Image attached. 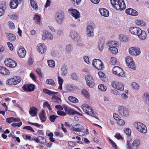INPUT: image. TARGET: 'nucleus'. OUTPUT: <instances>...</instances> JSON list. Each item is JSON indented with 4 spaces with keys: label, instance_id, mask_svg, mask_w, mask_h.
<instances>
[{
    "label": "nucleus",
    "instance_id": "48",
    "mask_svg": "<svg viewBox=\"0 0 149 149\" xmlns=\"http://www.w3.org/2000/svg\"><path fill=\"white\" fill-rule=\"evenodd\" d=\"M117 120V123L120 125H123L125 124V121L123 119L120 118Z\"/></svg>",
    "mask_w": 149,
    "mask_h": 149
},
{
    "label": "nucleus",
    "instance_id": "57",
    "mask_svg": "<svg viewBox=\"0 0 149 149\" xmlns=\"http://www.w3.org/2000/svg\"><path fill=\"white\" fill-rule=\"evenodd\" d=\"M89 57L87 56H85L83 57L84 61L88 64H90V63L89 60Z\"/></svg>",
    "mask_w": 149,
    "mask_h": 149
},
{
    "label": "nucleus",
    "instance_id": "4",
    "mask_svg": "<svg viewBox=\"0 0 149 149\" xmlns=\"http://www.w3.org/2000/svg\"><path fill=\"white\" fill-rule=\"evenodd\" d=\"M21 78L19 77H15L8 79L6 84L10 85H15L19 83L21 81Z\"/></svg>",
    "mask_w": 149,
    "mask_h": 149
},
{
    "label": "nucleus",
    "instance_id": "50",
    "mask_svg": "<svg viewBox=\"0 0 149 149\" xmlns=\"http://www.w3.org/2000/svg\"><path fill=\"white\" fill-rule=\"evenodd\" d=\"M110 92L111 93L116 95H119L120 94L119 92L118 91L114 89H111Z\"/></svg>",
    "mask_w": 149,
    "mask_h": 149
},
{
    "label": "nucleus",
    "instance_id": "27",
    "mask_svg": "<svg viewBox=\"0 0 149 149\" xmlns=\"http://www.w3.org/2000/svg\"><path fill=\"white\" fill-rule=\"evenodd\" d=\"M139 38L142 40H145L146 37V32L144 31H142L141 29L140 31L137 35Z\"/></svg>",
    "mask_w": 149,
    "mask_h": 149
},
{
    "label": "nucleus",
    "instance_id": "7",
    "mask_svg": "<svg viewBox=\"0 0 149 149\" xmlns=\"http://www.w3.org/2000/svg\"><path fill=\"white\" fill-rule=\"evenodd\" d=\"M130 141L129 140H127V149H137L140 144L139 141L135 139L134 141L131 145H130Z\"/></svg>",
    "mask_w": 149,
    "mask_h": 149
},
{
    "label": "nucleus",
    "instance_id": "39",
    "mask_svg": "<svg viewBox=\"0 0 149 149\" xmlns=\"http://www.w3.org/2000/svg\"><path fill=\"white\" fill-rule=\"evenodd\" d=\"M67 89L69 91H73L77 88V87L72 85H68L67 86Z\"/></svg>",
    "mask_w": 149,
    "mask_h": 149
},
{
    "label": "nucleus",
    "instance_id": "29",
    "mask_svg": "<svg viewBox=\"0 0 149 149\" xmlns=\"http://www.w3.org/2000/svg\"><path fill=\"white\" fill-rule=\"evenodd\" d=\"M6 37L10 41H13L16 39V36L14 34L8 33H6Z\"/></svg>",
    "mask_w": 149,
    "mask_h": 149
},
{
    "label": "nucleus",
    "instance_id": "30",
    "mask_svg": "<svg viewBox=\"0 0 149 149\" xmlns=\"http://www.w3.org/2000/svg\"><path fill=\"white\" fill-rule=\"evenodd\" d=\"M0 73L4 75H8L9 73V70L6 68L0 66Z\"/></svg>",
    "mask_w": 149,
    "mask_h": 149
},
{
    "label": "nucleus",
    "instance_id": "45",
    "mask_svg": "<svg viewBox=\"0 0 149 149\" xmlns=\"http://www.w3.org/2000/svg\"><path fill=\"white\" fill-rule=\"evenodd\" d=\"M98 88L100 90L103 91H105L107 89V87L103 84L99 85Z\"/></svg>",
    "mask_w": 149,
    "mask_h": 149
},
{
    "label": "nucleus",
    "instance_id": "40",
    "mask_svg": "<svg viewBox=\"0 0 149 149\" xmlns=\"http://www.w3.org/2000/svg\"><path fill=\"white\" fill-rule=\"evenodd\" d=\"M47 63L48 65L51 67L54 68L55 66V63L54 61L52 60H48Z\"/></svg>",
    "mask_w": 149,
    "mask_h": 149
},
{
    "label": "nucleus",
    "instance_id": "5",
    "mask_svg": "<svg viewBox=\"0 0 149 149\" xmlns=\"http://www.w3.org/2000/svg\"><path fill=\"white\" fill-rule=\"evenodd\" d=\"M85 79L88 86L90 87L93 88L95 85L94 80L92 76L86 74L85 76Z\"/></svg>",
    "mask_w": 149,
    "mask_h": 149
},
{
    "label": "nucleus",
    "instance_id": "37",
    "mask_svg": "<svg viewBox=\"0 0 149 149\" xmlns=\"http://www.w3.org/2000/svg\"><path fill=\"white\" fill-rule=\"evenodd\" d=\"M33 19L35 22H36L37 24H39L40 23V17L37 15H35Z\"/></svg>",
    "mask_w": 149,
    "mask_h": 149
},
{
    "label": "nucleus",
    "instance_id": "24",
    "mask_svg": "<svg viewBox=\"0 0 149 149\" xmlns=\"http://www.w3.org/2000/svg\"><path fill=\"white\" fill-rule=\"evenodd\" d=\"M87 32L89 37H93L94 35L93 28L92 26L89 25L87 27Z\"/></svg>",
    "mask_w": 149,
    "mask_h": 149
},
{
    "label": "nucleus",
    "instance_id": "34",
    "mask_svg": "<svg viewBox=\"0 0 149 149\" xmlns=\"http://www.w3.org/2000/svg\"><path fill=\"white\" fill-rule=\"evenodd\" d=\"M31 7L36 10L38 9V6L36 3L33 0H30Z\"/></svg>",
    "mask_w": 149,
    "mask_h": 149
},
{
    "label": "nucleus",
    "instance_id": "28",
    "mask_svg": "<svg viewBox=\"0 0 149 149\" xmlns=\"http://www.w3.org/2000/svg\"><path fill=\"white\" fill-rule=\"evenodd\" d=\"M75 126L77 127L78 126L77 128H75L74 127H72L71 129L72 130L75 131L76 133L77 132H81V131L84 130L83 127L82 125H80L78 124H76Z\"/></svg>",
    "mask_w": 149,
    "mask_h": 149
},
{
    "label": "nucleus",
    "instance_id": "26",
    "mask_svg": "<svg viewBox=\"0 0 149 149\" xmlns=\"http://www.w3.org/2000/svg\"><path fill=\"white\" fill-rule=\"evenodd\" d=\"M99 11L102 15L105 17H107L109 16V12L107 9L102 8L99 9Z\"/></svg>",
    "mask_w": 149,
    "mask_h": 149
},
{
    "label": "nucleus",
    "instance_id": "60",
    "mask_svg": "<svg viewBox=\"0 0 149 149\" xmlns=\"http://www.w3.org/2000/svg\"><path fill=\"white\" fill-rule=\"evenodd\" d=\"M109 141L111 143L113 147L116 149L117 146L115 143L110 138H109Z\"/></svg>",
    "mask_w": 149,
    "mask_h": 149
},
{
    "label": "nucleus",
    "instance_id": "23",
    "mask_svg": "<svg viewBox=\"0 0 149 149\" xmlns=\"http://www.w3.org/2000/svg\"><path fill=\"white\" fill-rule=\"evenodd\" d=\"M125 12L127 14L132 16H136L138 15V12L135 10L131 8L127 9Z\"/></svg>",
    "mask_w": 149,
    "mask_h": 149
},
{
    "label": "nucleus",
    "instance_id": "44",
    "mask_svg": "<svg viewBox=\"0 0 149 149\" xmlns=\"http://www.w3.org/2000/svg\"><path fill=\"white\" fill-rule=\"evenodd\" d=\"M125 60L127 64H129V63L130 64L132 62H134L132 57L130 56H127Z\"/></svg>",
    "mask_w": 149,
    "mask_h": 149
},
{
    "label": "nucleus",
    "instance_id": "56",
    "mask_svg": "<svg viewBox=\"0 0 149 149\" xmlns=\"http://www.w3.org/2000/svg\"><path fill=\"white\" fill-rule=\"evenodd\" d=\"M70 78L73 80H76L78 79V77L75 73H73L70 75Z\"/></svg>",
    "mask_w": 149,
    "mask_h": 149
},
{
    "label": "nucleus",
    "instance_id": "3",
    "mask_svg": "<svg viewBox=\"0 0 149 149\" xmlns=\"http://www.w3.org/2000/svg\"><path fill=\"white\" fill-rule=\"evenodd\" d=\"M134 125L139 132L143 133H146V127L143 123L140 122H136L134 123Z\"/></svg>",
    "mask_w": 149,
    "mask_h": 149
},
{
    "label": "nucleus",
    "instance_id": "46",
    "mask_svg": "<svg viewBox=\"0 0 149 149\" xmlns=\"http://www.w3.org/2000/svg\"><path fill=\"white\" fill-rule=\"evenodd\" d=\"M104 42L103 41H102V42L99 43V49L100 51H102L104 47Z\"/></svg>",
    "mask_w": 149,
    "mask_h": 149
},
{
    "label": "nucleus",
    "instance_id": "13",
    "mask_svg": "<svg viewBox=\"0 0 149 149\" xmlns=\"http://www.w3.org/2000/svg\"><path fill=\"white\" fill-rule=\"evenodd\" d=\"M111 86L113 88L118 90L123 91L124 89L123 84L119 82H113L111 83Z\"/></svg>",
    "mask_w": 149,
    "mask_h": 149
},
{
    "label": "nucleus",
    "instance_id": "58",
    "mask_svg": "<svg viewBox=\"0 0 149 149\" xmlns=\"http://www.w3.org/2000/svg\"><path fill=\"white\" fill-rule=\"evenodd\" d=\"M14 118L13 117L8 118L6 119V121L9 123L14 122Z\"/></svg>",
    "mask_w": 149,
    "mask_h": 149
},
{
    "label": "nucleus",
    "instance_id": "42",
    "mask_svg": "<svg viewBox=\"0 0 149 149\" xmlns=\"http://www.w3.org/2000/svg\"><path fill=\"white\" fill-rule=\"evenodd\" d=\"M116 47H109V48L110 50L113 54H115L118 52V50L117 48Z\"/></svg>",
    "mask_w": 149,
    "mask_h": 149
},
{
    "label": "nucleus",
    "instance_id": "19",
    "mask_svg": "<svg viewBox=\"0 0 149 149\" xmlns=\"http://www.w3.org/2000/svg\"><path fill=\"white\" fill-rule=\"evenodd\" d=\"M64 108L65 112L70 115H74L75 114L79 115L81 114L79 112L73 110L70 108L68 107H64Z\"/></svg>",
    "mask_w": 149,
    "mask_h": 149
},
{
    "label": "nucleus",
    "instance_id": "51",
    "mask_svg": "<svg viewBox=\"0 0 149 149\" xmlns=\"http://www.w3.org/2000/svg\"><path fill=\"white\" fill-rule=\"evenodd\" d=\"M127 65V66L130 68H131L134 70H135L136 68L134 62H132L130 64L129 63V64Z\"/></svg>",
    "mask_w": 149,
    "mask_h": 149
},
{
    "label": "nucleus",
    "instance_id": "38",
    "mask_svg": "<svg viewBox=\"0 0 149 149\" xmlns=\"http://www.w3.org/2000/svg\"><path fill=\"white\" fill-rule=\"evenodd\" d=\"M61 72L62 75L63 76H65L67 74V70L66 66L64 65L62 66Z\"/></svg>",
    "mask_w": 149,
    "mask_h": 149
},
{
    "label": "nucleus",
    "instance_id": "53",
    "mask_svg": "<svg viewBox=\"0 0 149 149\" xmlns=\"http://www.w3.org/2000/svg\"><path fill=\"white\" fill-rule=\"evenodd\" d=\"M82 93L86 98H88L89 97V93L88 91L86 90H83L82 91Z\"/></svg>",
    "mask_w": 149,
    "mask_h": 149
},
{
    "label": "nucleus",
    "instance_id": "1",
    "mask_svg": "<svg viewBox=\"0 0 149 149\" xmlns=\"http://www.w3.org/2000/svg\"><path fill=\"white\" fill-rule=\"evenodd\" d=\"M111 2L116 10H124L126 8L125 3L123 0H111Z\"/></svg>",
    "mask_w": 149,
    "mask_h": 149
},
{
    "label": "nucleus",
    "instance_id": "43",
    "mask_svg": "<svg viewBox=\"0 0 149 149\" xmlns=\"http://www.w3.org/2000/svg\"><path fill=\"white\" fill-rule=\"evenodd\" d=\"M69 101L74 103H77L78 102V100L75 97L72 96H69L68 97Z\"/></svg>",
    "mask_w": 149,
    "mask_h": 149
},
{
    "label": "nucleus",
    "instance_id": "21",
    "mask_svg": "<svg viewBox=\"0 0 149 149\" xmlns=\"http://www.w3.org/2000/svg\"><path fill=\"white\" fill-rule=\"evenodd\" d=\"M141 29L136 27H132L130 28L129 31L132 34L137 35L140 31Z\"/></svg>",
    "mask_w": 149,
    "mask_h": 149
},
{
    "label": "nucleus",
    "instance_id": "15",
    "mask_svg": "<svg viewBox=\"0 0 149 149\" xmlns=\"http://www.w3.org/2000/svg\"><path fill=\"white\" fill-rule=\"evenodd\" d=\"M4 62L6 65L11 68L15 67L17 65L16 62L10 58L6 59Z\"/></svg>",
    "mask_w": 149,
    "mask_h": 149
},
{
    "label": "nucleus",
    "instance_id": "47",
    "mask_svg": "<svg viewBox=\"0 0 149 149\" xmlns=\"http://www.w3.org/2000/svg\"><path fill=\"white\" fill-rule=\"evenodd\" d=\"M58 116H55L54 115H50L49 116V119L51 122H54L56 118L58 117Z\"/></svg>",
    "mask_w": 149,
    "mask_h": 149
},
{
    "label": "nucleus",
    "instance_id": "10",
    "mask_svg": "<svg viewBox=\"0 0 149 149\" xmlns=\"http://www.w3.org/2000/svg\"><path fill=\"white\" fill-rule=\"evenodd\" d=\"M64 13L61 11L58 12L56 17V22L58 24H61L64 20Z\"/></svg>",
    "mask_w": 149,
    "mask_h": 149
},
{
    "label": "nucleus",
    "instance_id": "18",
    "mask_svg": "<svg viewBox=\"0 0 149 149\" xmlns=\"http://www.w3.org/2000/svg\"><path fill=\"white\" fill-rule=\"evenodd\" d=\"M35 86L31 84L24 85L22 87L24 90L27 92L33 91L35 89Z\"/></svg>",
    "mask_w": 149,
    "mask_h": 149
},
{
    "label": "nucleus",
    "instance_id": "9",
    "mask_svg": "<svg viewBox=\"0 0 149 149\" xmlns=\"http://www.w3.org/2000/svg\"><path fill=\"white\" fill-rule=\"evenodd\" d=\"M113 73L119 77H123L125 76V72L123 70L118 66H115L113 69Z\"/></svg>",
    "mask_w": 149,
    "mask_h": 149
},
{
    "label": "nucleus",
    "instance_id": "35",
    "mask_svg": "<svg viewBox=\"0 0 149 149\" xmlns=\"http://www.w3.org/2000/svg\"><path fill=\"white\" fill-rule=\"evenodd\" d=\"M45 83L47 84L53 86H54L56 85L54 80L51 79H47Z\"/></svg>",
    "mask_w": 149,
    "mask_h": 149
},
{
    "label": "nucleus",
    "instance_id": "11",
    "mask_svg": "<svg viewBox=\"0 0 149 149\" xmlns=\"http://www.w3.org/2000/svg\"><path fill=\"white\" fill-rule=\"evenodd\" d=\"M129 52L130 54L134 56H138L141 53L139 48L136 47H131L129 48Z\"/></svg>",
    "mask_w": 149,
    "mask_h": 149
},
{
    "label": "nucleus",
    "instance_id": "59",
    "mask_svg": "<svg viewBox=\"0 0 149 149\" xmlns=\"http://www.w3.org/2000/svg\"><path fill=\"white\" fill-rule=\"evenodd\" d=\"M72 46L70 44L67 45L66 47V50L67 52H70L72 50Z\"/></svg>",
    "mask_w": 149,
    "mask_h": 149
},
{
    "label": "nucleus",
    "instance_id": "33",
    "mask_svg": "<svg viewBox=\"0 0 149 149\" xmlns=\"http://www.w3.org/2000/svg\"><path fill=\"white\" fill-rule=\"evenodd\" d=\"M52 99L54 102L58 104L61 103V99L59 97L56 95L53 96L52 97Z\"/></svg>",
    "mask_w": 149,
    "mask_h": 149
},
{
    "label": "nucleus",
    "instance_id": "25",
    "mask_svg": "<svg viewBox=\"0 0 149 149\" xmlns=\"http://www.w3.org/2000/svg\"><path fill=\"white\" fill-rule=\"evenodd\" d=\"M38 109L34 107H31L29 110L30 114L32 117L35 116L37 115V114Z\"/></svg>",
    "mask_w": 149,
    "mask_h": 149
},
{
    "label": "nucleus",
    "instance_id": "22",
    "mask_svg": "<svg viewBox=\"0 0 149 149\" xmlns=\"http://www.w3.org/2000/svg\"><path fill=\"white\" fill-rule=\"evenodd\" d=\"M19 56L21 58H24L26 54V51L22 47H21L17 51Z\"/></svg>",
    "mask_w": 149,
    "mask_h": 149
},
{
    "label": "nucleus",
    "instance_id": "20",
    "mask_svg": "<svg viewBox=\"0 0 149 149\" xmlns=\"http://www.w3.org/2000/svg\"><path fill=\"white\" fill-rule=\"evenodd\" d=\"M70 37L73 40H77L79 38V34L76 31H71L70 33Z\"/></svg>",
    "mask_w": 149,
    "mask_h": 149
},
{
    "label": "nucleus",
    "instance_id": "16",
    "mask_svg": "<svg viewBox=\"0 0 149 149\" xmlns=\"http://www.w3.org/2000/svg\"><path fill=\"white\" fill-rule=\"evenodd\" d=\"M37 49L38 52L41 54H43L46 51V46L42 43H39L37 45Z\"/></svg>",
    "mask_w": 149,
    "mask_h": 149
},
{
    "label": "nucleus",
    "instance_id": "62",
    "mask_svg": "<svg viewBox=\"0 0 149 149\" xmlns=\"http://www.w3.org/2000/svg\"><path fill=\"white\" fill-rule=\"evenodd\" d=\"M72 2L74 5H78L80 3L81 0H71Z\"/></svg>",
    "mask_w": 149,
    "mask_h": 149
},
{
    "label": "nucleus",
    "instance_id": "36",
    "mask_svg": "<svg viewBox=\"0 0 149 149\" xmlns=\"http://www.w3.org/2000/svg\"><path fill=\"white\" fill-rule=\"evenodd\" d=\"M44 93L47 94L49 95H52L53 94H56L58 93L57 92H52L47 89H44L43 90Z\"/></svg>",
    "mask_w": 149,
    "mask_h": 149
},
{
    "label": "nucleus",
    "instance_id": "32",
    "mask_svg": "<svg viewBox=\"0 0 149 149\" xmlns=\"http://www.w3.org/2000/svg\"><path fill=\"white\" fill-rule=\"evenodd\" d=\"M117 43V42L116 41H109L107 42V45L109 47H117L118 45Z\"/></svg>",
    "mask_w": 149,
    "mask_h": 149
},
{
    "label": "nucleus",
    "instance_id": "52",
    "mask_svg": "<svg viewBox=\"0 0 149 149\" xmlns=\"http://www.w3.org/2000/svg\"><path fill=\"white\" fill-rule=\"evenodd\" d=\"M136 23L137 25L141 26H144V23L141 20H137L136 21Z\"/></svg>",
    "mask_w": 149,
    "mask_h": 149
},
{
    "label": "nucleus",
    "instance_id": "31",
    "mask_svg": "<svg viewBox=\"0 0 149 149\" xmlns=\"http://www.w3.org/2000/svg\"><path fill=\"white\" fill-rule=\"evenodd\" d=\"M45 113L44 110H42L39 114V118L42 122H45L46 120V117L45 116Z\"/></svg>",
    "mask_w": 149,
    "mask_h": 149
},
{
    "label": "nucleus",
    "instance_id": "55",
    "mask_svg": "<svg viewBox=\"0 0 149 149\" xmlns=\"http://www.w3.org/2000/svg\"><path fill=\"white\" fill-rule=\"evenodd\" d=\"M133 88L135 90H137L139 89V86L138 84L135 82H133L132 84Z\"/></svg>",
    "mask_w": 149,
    "mask_h": 149
},
{
    "label": "nucleus",
    "instance_id": "54",
    "mask_svg": "<svg viewBox=\"0 0 149 149\" xmlns=\"http://www.w3.org/2000/svg\"><path fill=\"white\" fill-rule=\"evenodd\" d=\"M110 61V64L111 65H114L116 64L117 62L116 59L115 58L111 57V58Z\"/></svg>",
    "mask_w": 149,
    "mask_h": 149
},
{
    "label": "nucleus",
    "instance_id": "14",
    "mask_svg": "<svg viewBox=\"0 0 149 149\" xmlns=\"http://www.w3.org/2000/svg\"><path fill=\"white\" fill-rule=\"evenodd\" d=\"M53 39V35L51 33L47 31H46L43 32L42 38V39L43 40H45L47 39L52 40Z\"/></svg>",
    "mask_w": 149,
    "mask_h": 149
},
{
    "label": "nucleus",
    "instance_id": "64",
    "mask_svg": "<svg viewBox=\"0 0 149 149\" xmlns=\"http://www.w3.org/2000/svg\"><path fill=\"white\" fill-rule=\"evenodd\" d=\"M57 114L60 116H64L66 115V114L64 112L61 111H57Z\"/></svg>",
    "mask_w": 149,
    "mask_h": 149
},
{
    "label": "nucleus",
    "instance_id": "6",
    "mask_svg": "<svg viewBox=\"0 0 149 149\" xmlns=\"http://www.w3.org/2000/svg\"><path fill=\"white\" fill-rule=\"evenodd\" d=\"M118 111L121 116L127 117L129 115V109L126 107L123 106H120L118 108Z\"/></svg>",
    "mask_w": 149,
    "mask_h": 149
},
{
    "label": "nucleus",
    "instance_id": "49",
    "mask_svg": "<svg viewBox=\"0 0 149 149\" xmlns=\"http://www.w3.org/2000/svg\"><path fill=\"white\" fill-rule=\"evenodd\" d=\"M119 38L122 41H126L127 40V37L123 35H119Z\"/></svg>",
    "mask_w": 149,
    "mask_h": 149
},
{
    "label": "nucleus",
    "instance_id": "17",
    "mask_svg": "<svg viewBox=\"0 0 149 149\" xmlns=\"http://www.w3.org/2000/svg\"><path fill=\"white\" fill-rule=\"evenodd\" d=\"M22 0H11L10 2V7L12 9L17 8L19 3H21Z\"/></svg>",
    "mask_w": 149,
    "mask_h": 149
},
{
    "label": "nucleus",
    "instance_id": "41",
    "mask_svg": "<svg viewBox=\"0 0 149 149\" xmlns=\"http://www.w3.org/2000/svg\"><path fill=\"white\" fill-rule=\"evenodd\" d=\"M58 81L59 86L58 87V88L61 90L62 89V85L63 82V79L60 77H58Z\"/></svg>",
    "mask_w": 149,
    "mask_h": 149
},
{
    "label": "nucleus",
    "instance_id": "63",
    "mask_svg": "<svg viewBox=\"0 0 149 149\" xmlns=\"http://www.w3.org/2000/svg\"><path fill=\"white\" fill-rule=\"evenodd\" d=\"M121 97L123 99L126 100L128 98V96L125 93H123L121 95Z\"/></svg>",
    "mask_w": 149,
    "mask_h": 149
},
{
    "label": "nucleus",
    "instance_id": "8",
    "mask_svg": "<svg viewBox=\"0 0 149 149\" xmlns=\"http://www.w3.org/2000/svg\"><path fill=\"white\" fill-rule=\"evenodd\" d=\"M93 66L96 69L101 70L104 68L102 62L99 59H95L93 62Z\"/></svg>",
    "mask_w": 149,
    "mask_h": 149
},
{
    "label": "nucleus",
    "instance_id": "12",
    "mask_svg": "<svg viewBox=\"0 0 149 149\" xmlns=\"http://www.w3.org/2000/svg\"><path fill=\"white\" fill-rule=\"evenodd\" d=\"M68 11L69 14H70L75 19H77L80 17V13L77 10L72 8H70L68 10Z\"/></svg>",
    "mask_w": 149,
    "mask_h": 149
},
{
    "label": "nucleus",
    "instance_id": "61",
    "mask_svg": "<svg viewBox=\"0 0 149 149\" xmlns=\"http://www.w3.org/2000/svg\"><path fill=\"white\" fill-rule=\"evenodd\" d=\"M124 132L128 136L130 135L131 133V130L129 128L125 129L124 130Z\"/></svg>",
    "mask_w": 149,
    "mask_h": 149
},
{
    "label": "nucleus",
    "instance_id": "2",
    "mask_svg": "<svg viewBox=\"0 0 149 149\" xmlns=\"http://www.w3.org/2000/svg\"><path fill=\"white\" fill-rule=\"evenodd\" d=\"M81 108L86 114L98 119L96 113L93 111L91 108L88 104H83Z\"/></svg>",
    "mask_w": 149,
    "mask_h": 149
}]
</instances>
